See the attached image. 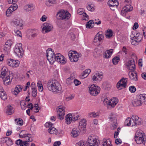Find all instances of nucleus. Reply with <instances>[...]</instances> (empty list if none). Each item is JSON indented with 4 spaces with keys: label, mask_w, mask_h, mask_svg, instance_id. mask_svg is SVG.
<instances>
[{
    "label": "nucleus",
    "mask_w": 146,
    "mask_h": 146,
    "mask_svg": "<svg viewBox=\"0 0 146 146\" xmlns=\"http://www.w3.org/2000/svg\"><path fill=\"white\" fill-rule=\"evenodd\" d=\"M113 32L112 30L110 29H107L105 33L106 36H113Z\"/></svg>",
    "instance_id": "nucleus-37"
},
{
    "label": "nucleus",
    "mask_w": 146,
    "mask_h": 146,
    "mask_svg": "<svg viewBox=\"0 0 146 146\" xmlns=\"http://www.w3.org/2000/svg\"><path fill=\"white\" fill-rule=\"evenodd\" d=\"M19 137H20L22 138L31 137V134H30L26 133L25 131H21L20 134H19Z\"/></svg>",
    "instance_id": "nucleus-30"
},
{
    "label": "nucleus",
    "mask_w": 146,
    "mask_h": 146,
    "mask_svg": "<svg viewBox=\"0 0 146 146\" xmlns=\"http://www.w3.org/2000/svg\"><path fill=\"white\" fill-rule=\"evenodd\" d=\"M122 80H120L117 84V87L118 89L120 90L122 88H120L121 87L122 88H125L126 87L127 84L121 83Z\"/></svg>",
    "instance_id": "nucleus-36"
},
{
    "label": "nucleus",
    "mask_w": 146,
    "mask_h": 146,
    "mask_svg": "<svg viewBox=\"0 0 146 146\" xmlns=\"http://www.w3.org/2000/svg\"><path fill=\"white\" fill-rule=\"evenodd\" d=\"M55 0H48L46 2V4L48 7H50L53 4L55 3Z\"/></svg>",
    "instance_id": "nucleus-47"
},
{
    "label": "nucleus",
    "mask_w": 146,
    "mask_h": 146,
    "mask_svg": "<svg viewBox=\"0 0 146 146\" xmlns=\"http://www.w3.org/2000/svg\"><path fill=\"white\" fill-rule=\"evenodd\" d=\"M0 97L3 100H6L7 98V96L5 92L0 93Z\"/></svg>",
    "instance_id": "nucleus-50"
},
{
    "label": "nucleus",
    "mask_w": 146,
    "mask_h": 146,
    "mask_svg": "<svg viewBox=\"0 0 146 146\" xmlns=\"http://www.w3.org/2000/svg\"><path fill=\"white\" fill-rule=\"evenodd\" d=\"M90 72L91 70L90 69H88L85 70L83 72V73L82 74L81 78L82 79L86 78L90 73Z\"/></svg>",
    "instance_id": "nucleus-32"
},
{
    "label": "nucleus",
    "mask_w": 146,
    "mask_h": 146,
    "mask_svg": "<svg viewBox=\"0 0 146 146\" xmlns=\"http://www.w3.org/2000/svg\"><path fill=\"white\" fill-rule=\"evenodd\" d=\"M54 58L56 61L60 64H65L66 62L64 60V57L63 56L60 54L57 53L55 54Z\"/></svg>",
    "instance_id": "nucleus-13"
},
{
    "label": "nucleus",
    "mask_w": 146,
    "mask_h": 146,
    "mask_svg": "<svg viewBox=\"0 0 146 146\" xmlns=\"http://www.w3.org/2000/svg\"><path fill=\"white\" fill-rule=\"evenodd\" d=\"M145 137H141L140 138H139V139L140 141L141 140V141H141V142H140V143H137L138 144H141L142 143H143L144 144L145 143Z\"/></svg>",
    "instance_id": "nucleus-58"
},
{
    "label": "nucleus",
    "mask_w": 146,
    "mask_h": 146,
    "mask_svg": "<svg viewBox=\"0 0 146 146\" xmlns=\"http://www.w3.org/2000/svg\"><path fill=\"white\" fill-rule=\"evenodd\" d=\"M13 11V9H12V7H9L7 10L6 11V15L7 16H10L11 13Z\"/></svg>",
    "instance_id": "nucleus-51"
},
{
    "label": "nucleus",
    "mask_w": 146,
    "mask_h": 146,
    "mask_svg": "<svg viewBox=\"0 0 146 146\" xmlns=\"http://www.w3.org/2000/svg\"><path fill=\"white\" fill-rule=\"evenodd\" d=\"M89 92L92 96H95L97 95L99 93L100 88L98 86H96L94 84L92 85L89 88Z\"/></svg>",
    "instance_id": "nucleus-6"
},
{
    "label": "nucleus",
    "mask_w": 146,
    "mask_h": 146,
    "mask_svg": "<svg viewBox=\"0 0 146 146\" xmlns=\"http://www.w3.org/2000/svg\"><path fill=\"white\" fill-rule=\"evenodd\" d=\"M133 105L134 106H139L141 105L143 103L141 101L136 98V99L134 100L132 102Z\"/></svg>",
    "instance_id": "nucleus-40"
},
{
    "label": "nucleus",
    "mask_w": 146,
    "mask_h": 146,
    "mask_svg": "<svg viewBox=\"0 0 146 146\" xmlns=\"http://www.w3.org/2000/svg\"><path fill=\"white\" fill-rule=\"evenodd\" d=\"M72 117H73V121H75L79 119V116L77 114L76 115H75L74 114H72Z\"/></svg>",
    "instance_id": "nucleus-56"
},
{
    "label": "nucleus",
    "mask_w": 146,
    "mask_h": 146,
    "mask_svg": "<svg viewBox=\"0 0 146 146\" xmlns=\"http://www.w3.org/2000/svg\"><path fill=\"white\" fill-rule=\"evenodd\" d=\"M86 121L85 119H83L81 120L79 125V128L82 130L84 131L86 129Z\"/></svg>",
    "instance_id": "nucleus-23"
},
{
    "label": "nucleus",
    "mask_w": 146,
    "mask_h": 146,
    "mask_svg": "<svg viewBox=\"0 0 146 146\" xmlns=\"http://www.w3.org/2000/svg\"><path fill=\"white\" fill-rule=\"evenodd\" d=\"M141 39V37H132L131 38V42L132 45H136Z\"/></svg>",
    "instance_id": "nucleus-22"
},
{
    "label": "nucleus",
    "mask_w": 146,
    "mask_h": 146,
    "mask_svg": "<svg viewBox=\"0 0 146 146\" xmlns=\"http://www.w3.org/2000/svg\"><path fill=\"white\" fill-rule=\"evenodd\" d=\"M26 104L25 102L23 101L22 102H21L20 103V105L21 106V108L23 110H25V105Z\"/></svg>",
    "instance_id": "nucleus-55"
},
{
    "label": "nucleus",
    "mask_w": 146,
    "mask_h": 146,
    "mask_svg": "<svg viewBox=\"0 0 146 146\" xmlns=\"http://www.w3.org/2000/svg\"><path fill=\"white\" fill-rule=\"evenodd\" d=\"M89 146H98L97 140L94 137L90 136L88 139V142Z\"/></svg>",
    "instance_id": "nucleus-16"
},
{
    "label": "nucleus",
    "mask_w": 146,
    "mask_h": 146,
    "mask_svg": "<svg viewBox=\"0 0 146 146\" xmlns=\"http://www.w3.org/2000/svg\"><path fill=\"white\" fill-rule=\"evenodd\" d=\"M15 123L19 125H22L23 124V121L20 118L15 119Z\"/></svg>",
    "instance_id": "nucleus-44"
},
{
    "label": "nucleus",
    "mask_w": 146,
    "mask_h": 146,
    "mask_svg": "<svg viewBox=\"0 0 146 146\" xmlns=\"http://www.w3.org/2000/svg\"><path fill=\"white\" fill-rule=\"evenodd\" d=\"M2 139H3L5 143H6L8 146H10L13 144V142L12 140L9 138L7 137L3 138Z\"/></svg>",
    "instance_id": "nucleus-31"
},
{
    "label": "nucleus",
    "mask_w": 146,
    "mask_h": 146,
    "mask_svg": "<svg viewBox=\"0 0 146 146\" xmlns=\"http://www.w3.org/2000/svg\"><path fill=\"white\" fill-rule=\"evenodd\" d=\"M111 144V142L109 140H107L104 142L102 145L103 146H112Z\"/></svg>",
    "instance_id": "nucleus-52"
},
{
    "label": "nucleus",
    "mask_w": 146,
    "mask_h": 146,
    "mask_svg": "<svg viewBox=\"0 0 146 146\" xmlns=\"http://www.w3.org/2000/svg\"><path fill=\"white\" fill-rule=\"evenodd\" d=\"M137 98L143 103L146 104V94H141L138 96Z\"/></svg>",
    "instance_id": "nucleus-25"
},
{
    "label": "nucleus",
    "mask_w": 146,
    "mask_h": 146,
    "mask_svg": "<svg viewBox=\"0 0 146 146\" xmlns=\"http://www.w3.org/2000/svg\"><path fill=\"white\" fill-rule=\"evenodd\" d=\"M86 8L87 9L90 11H93L95 9L94 7V5L92 4H88L87 5Z\"/></svg>",
    "instance_id": "nucleus-43"
},
{
    "label": "nucleus",
    "mask_w": 146,
    "mask_h": 146,
    "mask_svg": "<svg viewBox=\"0 0 146 146\" xmlns=\"http://www.w3.org/2000/svg\"><path fill=\"white\" fill-rule=\"evenodd\" d=\"M32 95L34 97H36L37 94V90L36 88L32 89Z\"/></svg>",
    "instance_id": "nucleus-53"
},
{
    "label": "nucleus",
    "mask_w": 146,
    "mask_h": 146,
    "mask_svg": "<svg viewBox=\"0 0 146 146\" xmlns=\"http://www.w3.org/2000/svg\"><path fill=\"white\" fill-rule=\"evenodd\" d=\"M94 22L93 20H90L89 21L87 22L86 25V27L87 28H92L91 26L92 24H94Z\"/></svg>",
    "instance_id": "nucleus-49"
},
{
    "label": "nucleus",
    "mask_w": 146,
    "mask_h": 146,
    "mask_svg": "<svg viewBox=\"0 0 146 146\" xmlns=\"http://www.w3.org/2000/svg\"><path fill=\"white\" fill-rule=\"evenodd\" d=\"M132 71V72H129V78L131 80L137 81L138 79L137 72L134 70Z\"/></svg>",
    "instance_id": "nucleus-20"
},
{
    "label": "nucleus",
    "mask_w": 146,
    "mask_h": 146,
    "mask_svg": "<svg viewBox=\"0 0 146 146\" xmlns=\"http://www.w3.org/2000/svg\"><path fill=\"white\" fill-rule=\"evenodd\" d=\"M6 109V113L7 115H11L14 113V110L13 108L10 105H8Z\"/></svg>",
    "instance_id": "nucleus-26"
},
{
    "label": "nucleus",
    "mask_w": 146,
    "mask_h": 146,
    "mask_svg": "<svg viewBox=\"0 0 146 146\" xmlns=\"http://www.w3.org/2000/svg\"><path fill=\"white\" fill-rule=\"evenodd\" d=\"M48 131L51 134H56L57 130L54 127H50L48 130Z\"/></svg>",
    "instance_id": "nucleus-38"
},
{
    "label": "nucleus",
    "mask_w": 146,
    "mask_h": 146,
    "mask_svg": "<svg viewBox=\"0 0 146 146\" xmlns=\"http://www.w3.org/2000/svg\"><path fill=\"white\" fill-rule=\"evenodd\" d=\"M42 33H45L51 31L53 29V26L50 23H45L42 25Z\"/></svg>",
    "instance_id": "nucleus-9"
},
{
    "label": "nucleus",
    "mask_w": 146,
    "mask_h": 146,
    "mask_svg": "<svg viewBox=\"0 0 146 146\" xmlns=\"http://www.w3.org/2000/svg\"><path fill=\"white\" fill-rule=\"evenodd\" d=\"M24 9L27 11H31L33 10V5H25L24 7Z\"/></svg>",
    "instance_id": "nucleus-41"
},
{
    "label": "nucleus",
    "mask_w": 146,
    "mask_h": 146,
    "mask_svg": "<svg viewBox=\"0 0 146 146\" xmlns=\"http://www.w3.org/2000/svg\"><path fill=\"white\" fill-rule=\"evenodd\" d=\"M103 78V74L102 72H97L94 74L92 77L93 81H101Z\"/></svg>",
    "instance_id": "nucleus-18"
},
{
    "label": "nucleus",
    "mask_w": 146,
    "mask_h": 146,
    "mask_svg": "<svg viewBox=\"0 0 146 146\" xmlns=\"http://www.w3.org/2000/svg\"><path fill=\"white\" fill-rule=\"evenodd\" d=\"M48 89L53 92L58 93L61 90V87L58 81L55 79L49 80L47 82Z\"/></svg>",
    "instance_id": "nucleus-2"
},
{
    "label": "nucleus",
    "mask_w": 146,
    "mask_h": 146,
    "mask_svg": "<svg viewBox=\"0 0 146 146\" xmlns=\"http://www.w3.org/2000/svg\"><path fill=\"white\" fill-rule=\"evenodd\" d=\"M72 115L70 113L67 114L65 117L66 123L67 124H69L73 121Z\"/></svg>",
    "instance_id": "nucleus-28"
},
{
    "label": "nucleus",
    "mask_w": 146,
    "mask_h": 146,
    "mask_svg": "<svg viewBox=\"0 0 146 146\" xmlns=\"http://www.w3.org/2000/svg\"><path fill=\"white\" fill-rule=\"evenodd\" d=\"M127 68L129 70H134L135 68V61L134 59L129 60L127 63Z\"/></svg>",
    "instance_id": "nucleus-19"
},
{
    "label": "nucleus",
    "mask_w": 146,
    "mask_h": 146,
    "mask_svg": "<svg viewBox=\"0 0 146 146\" xmlns=\"http://www.w3.org/2000/svg\"><path fill=\"white\" fill-rule=\"evenodd\" d=\"M119 60L120 59L118 56L114 57L112 60L113 64L114 65L117 64L118 63Z\"/></svg>",
    "instance_id": "nucleus-45"
},
{
    "label": "nucleus",
    "mask_w": 146,
    "mask_h": 146,
    "mask_svg": "<svg viewBox=\"0 0 146 146\" xmlns=\"http://www.w3.org/2000/svg\"><path fill=\"white\" fill-rule=\"evenodd\" d=\"M76 146H89V144L87 142L85 141H80L77 143L76 145Z\"/></svg>",
    "instance_id": "nucleus-39"
},
{
    "label": "nucleus",
    "mask_w": 146,
    "mask_h": 146,
    "mask_svg": "<svg viewBox=\"0 0 146 146\" xmlns=\"http://www.w3.org/2000/svg\"><path fill=\"white\" fill-rule=\"evenodd\" d=\"M118 102V99L116 98H113L111 99L110 101L108 102L107 104L111 106V107L113 108L117 104Z\"/></svg>",
    "instance_id": "nucleus-21"
},
{
    "label": "nucleus",
    "mask_w": 146,
    "mask_h": 146,
    "mask_svg": "<svg viewBox=\"0 0 146 146\" xmlns=\"http://www.w3.org/2000/svg\"><path fill=\"white\" fill-rule=\"evenodd\" d=\"M68 55L69 59L72 62H77L78 58L80 56V54H79L76 51L70 50L69 51Z\"/></svg>",
    "instance_id": "nucleus-5"
},
{
    "label": "nucleus",
    "mask_w": 146,
    "mask_h": 146,
    "mask_svg": "<svg viewBox=\"0 0 146 146\" xmlns=\"http://www.w3.org/2000/svg\"><path fill=\"white\" fill-rule=\"evenodd\" d=\"M125 7H126L127 10H128L129 12L131 11L133 9L132 6L130 5H127Z\"/></svg>",
    "instance_id": "nucleus-60"
},
{
    "label": "nucleus",
    "mask_w": 146,
    "mask_h": 146,
    "mask_svg": "<svg viewBox=\"0 0 146 146\" xmlns=\"http://www.w3.org/2000/svg\"><path fill=\"white\" fill-rule=\"evenodd\" d=\"M12 44V41L10 40H7L5 42L3 48L5 54L8 55L9 54L10 49Z\"/></svg>",
    "instance_id": "nucleus-10"
},
{
    "label": "nucleus",
    "mask_w": 146,
    "mask_h": 146,
    "mask_svg": "<svg viewBox=\"0 0 146 146\" xmlns=\"http://www.w3.org/2000/svg\"><path fill=\"white\" fill-rule=\"evenodd\" d=\"M15 88H16V90H17L18 91L21 92V91L23 87L20 85H17Z\"/></svg>",
    "instance_id": "nucleus-61"
},
{
    "label": "nucleus",
    "mask_w": 146,
    "mask_h": 146,
    "mask_svg": "<svg viewBox=\"0 0 146 146\" xmlns=\"http://www.w3.org/2000/svg\"><path fill=\"white\" fill-rule=\"evenodd\" d=\"M46 57L50 64H53L56 61L54 58L55 54L54 52L51 48H48L46 51Z\"/></svg>",
    "instance_id": "nucleus-3"
},
{
    "label": "nucleus",
    "mask_w": 146,
    "mask_h": 146,
    "mask_svg": "<svg viewBox=\"0 0 146 146\" xmlns=\"http://www.w3.org/2000/svg\"><path fill=\"white\" fill-rule=\"evenodd\" d=\"M113 52V49H110L106 50L105 52L104 57V58H110Z\"/></svg>",
    "instance_id": "nucleus-29"
},
{
    "label": "nucleus",
    "mask_w": 146,
    "mask_h": 146,
    "mask_svg": "<svg viewBox=\"0 0 146 146\" xmlns=\"http://www.w3.org/2000/svg\"><path fill=\"white\" fill-rule=\"evenodd\" d=\"M14 35L15 36H22V35L21 32L19 31H17L16 32L14 31Z\"/></svg>",
    "instance_id": "nucleus-57"
},
{
    "label": "nucleus",
    "mask_w": 146,
    "mask_h": 146,
    "mask_svg": "<svg viewBox=\"0 0 146 146\" xmlns=\"http://www.w3.org/2000/svg\"><path fill=\"white\" fill-rule=\"evenodd\" d=\"M117 3V6L119 5V3L117 0H109L108 1V4L109 6H111L116 4Z\"/></svg>",
    "instance_id": "nucleus-42"
},
{
    "label": "nucleus",
    "mask_w": 146,
    "mask_h": 146,
    "mask_svg": "<svg viewBox=\"0 0 146 146\" xmlns=\"http://www.w3.org/2000/svg\"><path fill=\"white\" fill-rule=\"evenodd\" d=\"M120 129L121 128L119 127H118L117 129V131H116L115 132L114 134V137L115 138H116L117 137V136L119 134V130H120Z\"/></svg>",
    "instance_id": "nucleus-59"
},
{
    "label": "nucleus",
    "mask_w": 146,
    "mask_h": 146,
    "mask_svg": "<svg viewBox=\"0 0 146 146\" xmlns=\"http://www.w3.org/2000/svg\"><path fill=\"white\" fill-rule=\"evenodd\" d=\"M33 141V139L31 137L28 138V139L27 140L22 141V144L20 145V146H28L29 145V143L28 142H31Z\"/></svg>",
    "instance_id": "nucleus-34"
},
{
    "label": "nucleus",
    "mask_w": 146,
    "mask_h": 146,
    "mask_svg": "<svg viewBox=\"0 0 146 146\" xmlns=\"http://www.w3.org/2000/svg\"><path fill=\"white\" fill-rule=\"evenodd\" d=\"M58 108L57 111L58 117L60 120H62L64 119L65 114V108L62 106H60Z\"/></svg>",
    "instance_id": "nucleus-11"
},
{
    "label": "nucleus",
    "mask_w": 146,
    "mask_h": 146,
    "mask_svg": "<svg viewBox=\"0 0 146 146\" xmlns=\"http://www.w3.org/2000/svg\"><path fill=\"white\" fill-rule=\"evenodd\" d=\"M37 86L38 88V90L39 91L42 92L43 90V87L40 81H38L37 83Z\"/></svg>",
    "instance_id": "nucleus-48"
},
{
    "label": "nucleus",
    "mask_w": 146,
    "mask_h": 146,
    "mask_svg": "<svg viewBox=\"0 0 146 146\" xmlns=\"http://www.w3.org/2000/svg\"><path fill=\"white\" fill-rule=\"evenodd\" d=\"M53 125V124L52 123L50 122H46L45 124V126L46 127H51Z\"/></svg>",
    "instance_id": "nucleus-63"
},
{
    "label": "nucleus",
    "mask_w": 146,
    "mask_h": 146,
    "mask_svg": "<svg viewBox=\"0 0 146 146\" xmlns=\"http://www.w3.org/2000/svg\"><path fill=\"white\" fill-rule=\"evenodd\" d=\"M14 52L17 56L22 58L23 55V50L22 48V44L18 43L16 44L14 48Z\"/></svg>",
    "instance_id": "nucleus-4"
},
{
    "label": "nucleus",
    "mask_w": 146,
    "mask_h": 146,
    "mask_svg": "<svg viewBox=\"0 0 146 146\" xmlns=\"http://www.w3.org/2000/svg\"><path fill=\"white\" fill-rule=\"evenodd\" d=\"M80 129L79 128L77 129L76 128H74L72 129L71 133L73 137H76L80 133Z\"/></svg>",
    "instance_id": "nucleus-27"
},
{
    "label": "nucleus",
    "mask_w": 146,
    "mask_h": 146,
    "mask_svg": "<svg viewBox=\"0 0 146 146\" xmlns=\"http://www.w3.org/2000/svg\"><path fill=\"white\" fill-rule=\"evenodd\" d=\"M145 137L144 133L142 131H137L135 136V141L137 143H140L141 142L139 138L141 137Z\"/></svg>",
    "instance_id": "nucleus-17"
},
{
    "label": "nucleus",
    "mask_w": 146,
    "mask_h": 146,
    "mask_svg": "<svg viewBox=\"0 0 146 146\" xmlns=\"http://www.w3.org/2000/svg\"><path fill=\"white\" fill-rule=\"evenodd\" d=\"M109 118L110 121L111 122V125L110 126L111 129L112 130H114L116 129L117 127L116 115L115 114H111L110 115Z\"/></svg>",
    "instance_id": "nucleus-8"
},
{
    "label": "nucleus",
    "mask_w": 146,
    "mask_h": 146,
    "mask_svg": "<svg viewBox=\"0 0 146 146\" xmlns=\"http://www.w3.org/2000/svg\"><path fill=\"white\" fill-rule=\"evenodd\" d=\"M70 15L66 12L65 13L64 11H60L58 12L56 14V17L58 19H68L70 17Z\"/></svg>",
    "instance_id": "nucleus-7"
},
{
    "label": "nucleus",
    "mask_w": 146,
    "mask_h": 146,
    "mask_svg": "<svg viewBox=\"0 0 146 146\" xmlns=\"http://www.w3.org/2000/svg\"><path fill=\"white\" fill-rule=\"evenodd\" d=\"M129 90L131 92H134L136 91V88L134 86H131L129 87Z\"/></svg>",
    "instance_id": "nucleus-54"
},
{
    "label": "nucleus",
    "mask_w": 146,
    "mask_h": 146,
    "mask_svg": "<svg viewBox=\"0 0 146 146\" xmlns=\"http://www.w3.org/2000/svg\"><path fill=\"white\" fill-rule=\"evenodd\" d=\"M99 116V113L98 112L95 111H92L88 113V116L89 118H95Z\"/></svg>",
    "instance_id": "nucleus-33"
},
{
    "label": "nucleus",
    "mask_w": 146,
    "mask_h": 146,
    "mask_svg": "<svg viewBox=\"0 0 146 146\" xmlns=\"http://www.w3.org/2000/svg\"><path fill=\"white\" fill-rule=\"evenodd\" d=\"M28 36H35L38 35V32L36 30L32 29L29 30L27 32Z\"/></svg>",
    "instance_id": "nucleus-24"
},
{
    "label": "nucleus",
    "mask_w": 146,
    "mask_h": 146,
    "mask_svg": "<svg viewBox=\"0 0 146 146\" xmlns=\"http://www.w3.org/2000/svg\"><path fill=\"white\" fill-rule=\"evenodd\" d=\"M103 37L102 38V37H95L93 40V42L96 43V45L97 46L99 45L100 44V42L103 39Z\"/></svg>",
    "instance_id": "nucleus-35"
},
{
    "label": "nucleus",
    "mask_w": 146,
    "mask_h": 146,
    "mask_svg": "<svg viewBox=\"0 0 146 146\" xmlns=\"http://www.w3.org/2000/svg\"><path fill=\"white\" fill-rule=\"evenodd\" d=\"M131 124V118L129 117L127 118L125 121V125L127 126H129Z\"/></svg>",
    "instance_id": "nucleus-46"
},
{
    "label": "nucleus",
    "mask_w": 146,
    "mask_h": 146,
    "mask_svg": "<svg viewBox=\"0 0 146 146\" xmlns=\"http://www.w3.org/2000/svg\"><path fill=\"white\" fill-rule=\"evenodd\" d=\"M1 71V77L3 80V84L5 85H8L11 83L13 78V74L8 72V69L5 67H3Z\"/></svg>",
    "instance_id": "nucleus-1"
},
{
    "label": "nucleus",
    "mask_w": 146,
    "mask_h": 146,
    "mask_svg": "<svg viewBox=\"0 0 146 146\" xmlns=\"http://www.w3.org/2000/svg\"><path fill=\"white\" fill-rule=\"evenodd\" d=\"M10 7H12V9H13V10L14 11L16 10L18 6L17 5L15 4L12 5Z\"/></svg>",
    "instance_id": "nucleus-64"
},
{
    "label": "nucleus",
    "mask_w": 146,
    "mask_h": 146,
    "mask_svg": "<svg viewBox=\"0 0 146 146\" xmlns=\"http://www.w3.org/2000/svg\"><path fill=\"white\" fill-rule=\"evenodd\" d=\"M133 122L132 123V126H137L141 125V118H139V117L136 115H133L131 117Z\"/></svg>",
    "instance_id": "nucleus-12"
},
{
    "label": "nucleus",
    "mask_w": 146,
    "mask_h": 146,
    "mask_svg": "<svg viewBox=\"0 0 146 146\" xmlns=\"http://www.w3.org/2000/svg\"><path fill=\"white\" fill-rule=\"evenodd\" d=\"M11 23L15 26H19V27H22L23 25V21L18 18L13 19Z\"/></svg>",
    "instance_id": "nucleus-15"
},
{
    "label": "nucleus",
    "mask_w": 146,
    "mask_h": 146,
    "mask_svg": "<svg viewBox=\"0 0 146 146\" xmlns=\"http://www.w3.org/2000/svg\"><path fill=\"white\" fill-rule=\"evenodd\" d=\"M8 65L13 67H18L20 64V62L11 59H8L7 60Z\"/></svg>",
    "instance_id": "nucleus-14"
},
{
    "label": "nucleus",
    "mask_w": 146,
    "mask_h": 146,
    "mask_svg": "<svg viewBox=\"0 0 146 146\" xmlns=\"http://www.w3.org/2000/svg\"><path fill=\"white\" fill-rule=\"evenodd\" d=\"M116 4H115L114 5L109 6L110 9L111 10L114 11L115 9L117 8L118 6L117 3Z\"/></svg>",
    "instance_id": "nucleus-62"
}]
</instances>
